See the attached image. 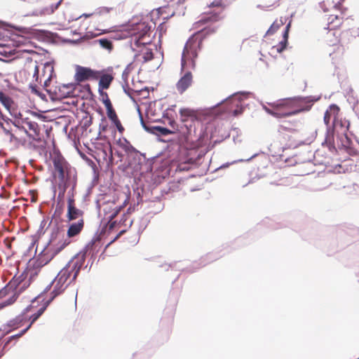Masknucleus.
<instances>
[{"label":"nucleus","mask_w":359,"mask_h":359,"mask_svg":"<svg viewBox=\"0 0 359 359\" xmlns=\"http://www.w3.org/2000/svg\"><path fill=\"white\" fill-rule=\"evenodd\" d=\"M83 88L88 93H91L90 86L86 84L82 86L80 84L68 83L62 85L53 86L47 88L46 90L50 95L53 100H61L69 97L79 96V93L81 88Z\"/></svg>","instance_id":"9"},{"label":"nucleus","mask_w":359,"mask_h":359,"mask_svg":"<svg viewBox=\"0 0 359 359\" xmlns=\"http://www.w3.org/2000/svg\"><path fill=\"white\" fill-rule=\"evenodd\" d=\"M102 95L103 97V99H102V102L103 103H104V100H106L107 99H109L107 93H102Z\"/></svg>","instance_id":"40"},{"label":"nucleus","mask_w":359,"mask_h":359,"mask_svg":"<svg viewBox=\"0 0 359 359\" xmlns=\"http://www.w3.org/2000/svg\"><path fill=\"white\" fill-rule=\"evenodd\" d=\"M46 309V306L43 305L41 306L36 313H33L30 318V323L29 325L24 329L19 334L18 337H21L31 327V325L42 315V313L44 312V311Z\"/></svg>","instance_id":"26"},{"label":"nucleus","mask_w":359,"mask_h":359,"mask_svg":"<svg viewBox=\"0 0 359 359\" xmlns=\"http://www.w3.org/2000/svg\"><path fill=\"white\" fill-rule=\"evenodd\" d=\"M98 240L97 239H93L92 241H90L88 245H86V248H87V250L89 249V248H92L93 246L95 245V242L97 241Z\"/></svg>","instance_id":"39"},{"label":"nucleus","mask_w":359,"mask_h":359,"mask_svg":"<svg viewBox=\"0 0 359 359\" xmlns=\"http://www.w3.org/2000/svg\"><path fill=\"white\" fill-rule=\"evenodd\" d=\"M79 271L80 268L76 264H69L58 273L52 282L53 296L51 299L65 291L67 285L76 279Z\"/></svg>","instance_id":"7"},{"label":"nucleus","mask_w":359,"mask_h":359,"mask_svg":"<svg viewBox=\"0 0 359 359\" xmlns=\"http://www.w3.org/2000/svg\"><path fill=\"white\" fill-rule=\"evenodd\" d=\"M155 129L162 135H168L174 133L173 130L162 126H157Z\"/></svg>","instance_id":"35"},{"label":"nucleus","mask_w":359,"mask_h":359,"mask_svg":"<svg viewBox=\"0 0 359 359\" xmlns=\"http://www.w3.org/2000/svg\"><path fill=\"white\" fill-rule=\"evenodd\" d=\"M201 113L188 107L180 109V121L184 123L185 130L182 132L179 141L187 149H195L205 145L204 133H197V127L202 126L199 120Z\"/></svg>","instance_id":"2"},{"label":"nucleus","mask_w":359,"mask_h":359,"mask_svg":"<svg viewBox=\"0 0 359 359\" xmlns=\"http://www.w3.org/2000/svg\"><path fill=\"white\" fill-rule=\"evenodd\" d=\"M97 42L104 49L108 50H111L112 49V43L110 40L107 39H100L97 41Z\"/></svg>","instance_id":"34"},{"label":"nucleus","mask_w":359,"mask_h":359,"mask_svg":"<svg viewBox=\"0 0 359 359\" xmlns=\"http://www.w3.org/2000/svg\"><path fill=\"white\" fill-rule=\"evenodd\" d=\"M68 187V183L67 181L64 182L63 184H59V188L61 189V191L59 193V196H63L66 189Z\"/></svg>","instance_id":"36"},{"label":"nucleus","mask_w":359,"mask_h":359,"mask_svg":"<svg viewBox=\"0 0 359 359\" xmlns=\"http://www.w3.org/2000/svg\"><path fill=\"white\" fill-rule=\"evenodd\" d=\"M46 309V306L43 305L41 306L36 313H33L30 318V323L29 325L24 329L19 334L18 337H21L31 327V325L42 315V313L44 312V311Z\"/></svg>","instance_id":"25"},{"label":"nucleus","mask_w":359,"mask_h":359,"mask_svg":"<svg viewBox=\"0 0 359 359\" xmlns=\"http://www.w3.org/2000/svg\"><path fill=\"white\" fill-rule=\"evenodd\" d=\"M53 74V65L50 62L45 63L43 65L41 74H39V82H37V85L43 82V87L45 89L48 88Z\"/></svg>","instance_id":"16"},{"label":"nucleus","mask_w":359,"mask_h":359,"mask_svg":"<svg viewBox=\"0 0 359 359\" xmlns=\"http://www.w3.org/2000/svg\"><path fill=\"white\" fill-rule=\"evenodd\" d=\"M109 119L111 121V123L116 126V129L120 133H123L124 131V128L122 126L117 114L111 116V118H109Z\"/></svg>","instance_id":"31"},{"label":"nucleus","mask_w":359,"mask_h":359,"mask_svg":"<svg viewBox=\"0 0 359 359\" xmlns=\"http://www.w3.org/2000/svg\"><path fill=\"white\" fill-rule=\"evenodd\" d=\"M15 126L16 129L13 132L6 130V134L9 136L11 142L17 146H25L26 140L20 134L24 132L34 141L39 143V147L41 149L46 147V142L41 138V129L36 121L31 120L29 118H25L21 119V121H17L15 123Z\"/></svg>","instance_id":"3"},{"label":"nucleus","mask_w":359,"mask_h":359,"mask_svg":"<svg viewBox=\"0 0 359 359\" xmlns=\"http://www.w3.org/2000/svg\"><path fill=\"white\" fill-rule=\"evenodd\" d=\"M344 17L336 15H330L327 18V29L334 30L339 27L343 22Z\"/></svg>","instance_id":"20"},{"label":"nucleus","mask_w":359,"mask_h":359,"mask_svg":"<svg viewBox=\"0 0 359 359\" xmlns=\"http://www.w3.org/2000/svg\"><path fill=\"white\" fill-rule=\"evenodd\" d=\"M104 107H106L107 115L108 118H111V116L116 114L109 99H107L106 100H104Z\"/></svg>","instance_id":"32"},{"label":"nucleus","mask_w":359,"mask_h":359,"mask_svg":"<svg viewBox=\"0 0 359 359\" xmlns=\"http://www.w3.org/2000/svg\"><path fill=\"white\" fill-rule=\"evenodd\" d=\"M233 0H214L210 4V7H218L222 10L229 6Z\"/></svg>","instance_id":"30"},{"label":"nucleus","mask_w":359,"mask_h":359,"mask_svg":"<svg viewBox=\"0 0 359 359\" xmlns=\"http://www.w3.org/2000/svg\"><path fill=\"white\" fill-rule=\"evenodd\" d=\"M0 102L2 105L8 110L10 111L13 104V100L6 95L4 93L0 90Z\"/></svg>","instance_id":"29"},{"label":"nucleus","mask_w":359,"mask_h":359,"mask_svg":"<svg viewBox=\"0 0 359 359\" xmlns=\"http://www.w3.org/2000/svg\"><path fill=\"white\" fill-rule=\"evenodd\" d=\"M230 100H237L236 98L233 97L232 99H231Z\"/></svg>","instance_id":"45"},{"label":"nucleus","mask_w":359,"mask_h":359,"mask_svg":"<svg viewBox=\"0 0 359 359\" xmlns=\"http://www.w3.org/2000/svg\"><path fill=\"white\" fill-rule=\"evenodd\" d=\"M25 318L23 316H18L15 318L9 320L8 323L6 325L8 327L11 328L7 330V332H10L11 330H15L22 325Z\"/></svg>","instance_id":"28"},{"label":"nucleus","mask_w":359,"mask_h":359,"mask_svg":"<svg viewBox=\"0 0 359 359\" xmlns=\"http://www.w3.org/2000/svg\"><path fill=\"white\" fill-rule=\"evenodd\" d=\"M221 18H222L219 13H211L203 17L198 22H196V24L203 25L209 22H215L219 21Z\"/></svg>","instance_id":"23"},{"label":"nucleus","mask_w":359,"mask_h":359,"mask_svg":"<svg viewBox=\"0 0 359 359\" xmlns=\"http://www.w3.org/2000/svg\"><path fill=\"white\" fill-rule=\"evenodd\" d=\"M75 187L76 182L74 183L71 190L68 192L67 210L66 214L67 222H74V220L80 222V219H84L83 211L76 206L74 198Z\"/></svg>","instance_id":"10"},{"label":"nucleus","mask_w":359,"mask_h":359,"mask_svg":"<svg viewBox=\"0 0 359 359\" xmlns=\"http://www.w3.org/2000/svg\"><path fill=\"white\" fill-rule=\"evenodd\" d=\"M121 208H119L112 216L111 219L114 218V217L117 215L118 212L120 210Z\"/></svg>","instance_id":"42"},{"label":"nucleus","mask_w":359,"mask_h":359,"mask_svg":"<svg viewBox=\"0 0 359 359\" xmlns=\"http://www.w3.org/2000/svg\"><path fill=\"white\" fill-rule=\"evenodd\" d=\"M311 104H307L305 98H287L268 103L265 111L276 118H283L295 115L311 109Z\"/></svg>","instance_id":"4"},{"label":"nucleus","mask_w":359,"mask_h":359,"mask_svg":"<svg viewBox=\"0 0 359 359\" xmlns=\"http://www.w3.org/2000/svg\"><path fill=\"white\" fill-rule=\"evenodd\" d=\"M128 69H129V67H127V68L124 70V72H123V75L126 73V72L128 71Z\"/></svg>","instance_id":"44"},{"label":"nucleus","mask_w":359,"mask_h":359,"mask_svg":"<svg viewBox=\"0 0 359 359\" xmlns=\"http://www.w3.org/2000/svg\"><path fill=\"white\" fill-rule=\"evenodd\" d=\"M147 45L142 46L143 47L144 52L142 53V59L144 62L150 61L153 59L154 55L151 49L147 48Z\"/></svg>","instance_id":"33"},{"label":"nucleus","mask_w":359,"mask_h":359,"mask_svg":"<svg viewBox=\"0 0 359 359\" xmlns=\"http://www.w3.org/2000/svg\"><path fill=\"white\" fill-rule=\"evenodd\" d=\"M291 26V20H289L287 22L285 31L283 36V40L279 43V44L276 46H273V48H276L277 52L281 53L283 50L285 49L287 40H288V34H289V30Z\"/></svg>","instance_id":"21"},{"label":"nucleus","mask_w":359,"mask_h":359,"mask_svg":"<svg viewBox=\"0 0 359 359\" xmlns=\"http://www.w3.org/2000/svg\"><path fill=\"white\" fill-rule=\"evenodd\" d=\"M18 78L22 83L28 82L32 92L40 95L37 88L39 82V66L36 60L31 57H27L22 67L17 74Z\"/></svg>","instance_id":"8"},{"label":"nucleus","mask_w":359,"mask_h":359,"mask_svg":"<svg viewBox=\"0 0 359 359\" xmlns=\"http://www.w3.org/2000/svg\"><path fill=\"white\" fill-rule=\"evenodd\" d=\"M288 18L286 17H280V18L275 20L273 24L266 32V34H273L280 27L286 24Z\"/></svg>","instance_id":"22"},{"label":"nucleus","mask_w":359,"mask_h":359,"mask_svg":"<svg viewBox=\"0 0 359 359\" xmlns=\"http://www.w3.org/2000/svg\"><path fill=\"white\" fill-rule=\"evenodd\" d=\"M350 123L348 120L341 118H337L333 123V130L338 135H343L349 143L350 140L348 136V131L349 130Z\"/></svg>","instance_id":"17"},{"label":"nucleus","mask_w":359,"mask_h":359,"mask_svg":"<svg viewBox=\"0 0 359 359\" xmlns=\"http://www.w3.org/2000/svg\"><path fill=\"white\" fill-rule=\"evenodd\" d=\"M215 30V27H206L194 33L187 41L181 60V72H184V74L176 83V89L180 94H183L191 86L193 83L191 70L196 67L195 60L202 48L203 41Z\"/></svg>","instance_id":"1"},{"label":"nucleus","mask_w":359,"mask_h":359,"mask_svg":"<svg viewBox=\"0 0 359 359\" xmlns=\"http://www.w3.org/2000/svg\"><path fill=\"white\" fill-rule=\"evenodd\" d=\"M330 36H327V41L329 43L330 46H338L339 43V39L338 36H335L334 39H330Z\"/></svg>","instance_id":"37"},{"label":"nucleus","mask_w":359,"mask_h":359,"mask_svg":"<svg viewBox=\"0 0 359 359\" xmlns=\"http://www.w3.org/2000/svg\"><path fill=\"white\" fill-rule=\"evenodd\" d=\"M62 0L59 1L56 4H50L48 1L43 3L41 10L40 11L41 15H50L52 14L59 6Z\"/></svg>","instance_id":"24"},{"label":"nucleus","mask_w":359,"mask_h":359,"mask_svg":"<svg viewBox=\"0 0 359 359\" xmlns=\"http://www.w3.org/2000/svg\"><path fill=\"white\" fill-rule=\"evenodd\" d=\"M129 34L131 46L134 50L141 46L149 45L151 42V25L149 22L141 20L130 26Z\"/></svg>","instance_id":"6"},{"label":"nucleus","mask_w":359,"mask_h":359,"mask_svg":"<svg viewBox=\"0 0 359 359\" xmlns=\"http://www.w3.org/2000/svg\"><path fill=\"white\" fill-rule=\"evenodd\" d=\"M340 108L337 104H331L328 109L325 111L324 114L323 121L325 124L327 126L328 130L325 137V143L329 147L332 146L334 142V137L332 133H330V123L332 119V123L339 117Z\"/></svg>","instance_id":"12"},{"label":"nucleus","mask_w":359,"mask_h":359,"mask_svg":"<svg viewBox=\"0 0 359 359\" xmlns=\"http://www.w3.org/2000/svg\"><path fill=\"white\" fill-rule=\"evenodd\" d=\"M67 245V241H58L55 246L50 247L43 250L36 260L37 266H41L47 264L55 255H57Z\"/></svg>","instance_id":"11"},{"label":"nucleus","mask_w":359,"mask_h":359,"mask_svg":"<svg viewBox=\"0 0 359 359\" xmlns=\"http://www.w3.org/2000/svg\"><path fill=\"white\" fill-rule=\"evenodd\" d=\"M169 125L171 127L170 130H173L174 133H175V131L177 130V128H178V125H177V122L174 120H170L169 121Z\"/></svg>","instance_id":"38"},{"label":"nucleus","mask_w":359,"mask_h":359,"mask_svg":"<svg viewBox=\"0 0 359 359\" xmlns=\"http://www.w3.org/2000/svg\"><path fill=\"white\" fill-rule=\"evenodd\" d=\"M99 89H108L114 80V76L111 73H107L104 70L99 71Z\"/></svg>","instance_id":"19"},{"label":"nucleus","mask_w":359,"mask_h":359,"mask_svg":"<svg viewBox=\"0 0 359 359\" xmlns=\"http://www.w3.org/2000/svg\"><path fill=\"white\" fill-rule=\"evenodd\" d=\"M32 307H33V306H32V305H31V306H30V308H29V307H27V308L26 309V311H30Z\"/></svg>","instance_id":"43"},{"label":"nucleus","mask_w":359,"mask_h":359,"mask_svg":"<svg viewBox=\"0 0 359 359\" xmlns=\"http://www.w3.org/2000/svg\"><path fill=\"white\" fill-rule=\"evenodd\" d=\"M53 165L55 168V170L58 172V177L62 181H65V170L67 167V162L65 161V159L60 156H57L54 157L53 160Z\"/></svg>","instance_id":"18"},{"label":"nucleus","mask_w":359,"mask_h":359,"mask_svg":"<svg viewBox=\"0 0 359 359\" xmlns=\"http://www.w3.org/2000/svg\"><path fill=\"white\" fill-rule=\"evenodd\" d=\"M241 110H240V111H238V110H236H236H234V111H233V114H234V115H236H236H238V114H241Z\"/></svg>","instance_id":"41"},{"label":"nucleus","mask_w":359,"mask_h":359,"mask_svg":"<svg viewBox=\"0 0 359 359\" xmlns=\"http://www.w3.org/2000/svg\"><path fill=\"white\" fill-rule=\"evenodd\" d=\"M46 309V306L43 305L41 306L36 313H33L30 318V323L29 325L24 329L19 334L18 337H21L31 327V325L42 315V313L44 312V311Z\"/></svg>","instance_id":"27"},{"label":"nucleus","mask_w":359,"mask_h":359,"mask_svg":"<svg viewBox=\"0 0 359 359\" xmlns=\"http://www.w3.org/2000/svg\"><path fill=\"white\" fill-rule=\"evenodd\" d=\"M83 228L84 219H80V222H71L67 231V238L61 241H67L69 245L72 243V239L79 236Z\"/></svg>","instance_id":"15"},{"label":"nucleus","mask_w":359,"mask_h":359,"mask_svg":"<svg viewBox=\"0 0 359 359\" xmlns=\"http://www.w3.org/2000/svg\"><path fill=\"white\" fill-rule=\"evenodd\" d=\"M114 7L102 6L93 14H83L86 17L94 16L95 22H101V27L97 28L100 31H105L109 28L108 21L110 19V13L114 11Z\"/></svg>","instance_id":"13"},{"label":"nucleus","mask_w":359,"mask_h":359,"mask_svg":"<svg viewBox=\"0 0 359 359\" xmlns=\"http://www.w3.org/2000/svg\"><path fill=\"white\" fill-rule=\"evenodd\" d=\"M30 283L31 280L27 273L23 272L19 275H15L0 290V298L9 296V298L3 303L1 308L13 304L19 295L29 287Z\"/></svg>","instance_id":"5"},{"label":"nucleus","mask_w":359,"mask_h":359,"mask_svg":"<svg viewBox=\"0 0 359 359\" xmlns=\"http://www.w3.org/2000/svg\"><path fill=\"white\" fill-rule=\"evenodd\" d=\"M98 76H100L97 70L80 65L76 67L74 79L77 82L76 84L86 81H97Z\"/></svg>","instance_id":"14"}]
</instances>
